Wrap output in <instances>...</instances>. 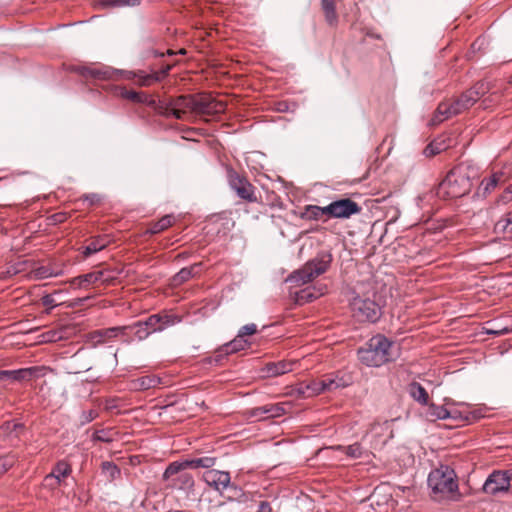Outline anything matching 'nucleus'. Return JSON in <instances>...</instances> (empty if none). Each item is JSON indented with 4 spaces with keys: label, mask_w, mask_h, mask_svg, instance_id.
Instances as JSON below:
<instances>
[{
    "label": "nucleus",
    "mask_w": 512,
    "mask_h": 512,
    "mask_svg": "<svg viewBox=\"0 0 512 512\" xmlns=\"http://www.w3.org/2000/svg\"><path fill=\"white\" fill-rule=\"evenodd\" d=\"M211 98L212 97L207 95H193L192 112L199 115H204L207 112V105L210 102Z\"/></svg>",
    "instance_id": "e433bc0d"
},
{
    "label": "nucleus",
    "mask_w": 512,
    "mask_h": 512,
    "mask_svg": "<svg viewBox=\"0 0 512 512\" xmlns=\"http://www.w3.org/2000/svg\"><path fill=\"white\" fill-rule=\"evenodd\" d=\"M190 469L184 460L173 461L165 469L162 481L165 489L180 490L187 495L194 491V478L186 470Z\"/></svg>",
    "instance_id": "39448f33"
},
{
    "label": "nucleus",
    "mask_w": 512,
    "mask_h": 512,
    "mask_svg": "<svg viewBox=\"0 0 512 512\" xmlns=\"http://www.w3.org/2000/svg\"><path fill=\"white\" fill-rule=\"evenodd\" d=\"M171 99L172 117L178 120L184 119L187 110L192 111L193 95H181Z\"/></svg>",
    "instance_id": "dca6fc26"
},
{
    "label": "nucleus",
    "mask_w": 512,
    "mask_h": 512,
    "mask_svg": "<svg viewBox=\"0 0 512 512\" xmlns=\"http://www.w3.org/2000/svg\"><path fill=\"white\" fill-rule=\"evenodd\" d=\"M115 328L116 330H118L117 337H125L124 342L130 343L131 341H133V339H135L133 336L132 324L124 326H115Z\"/></svg>",
    "instance_id": "de8ad7c7"
},
{
    "label": "nucleus",
    "mask_w": 512,
    "mask_h": 512,
    "mask_svg": "<svg viewBox=\"0 0 512 512\" xmlns=\"http://www.w3.org/2000/svg\"><path fill=\"white\" fill-rule=\"evenodd\" d=\"M105 271L99 270V271H93L89 272L87 274L79 275L71 280V284L74 287L82 288L86 287L90 284L96 283L98 281L101 282H108L111 278L110 277H104Z\"/></svg>",
    "instance_id": "6ab92c4d"
},
{
    "label": "nucleus",
    "mask_w": 512,
    "mask_h": 512,
    "mask_svg": "<svg viewBox=\"0 0 512 512\" xmlns=\"http://www.w3.org/2000/svg\"><path fill=\"white\" fill-rule=\"evenodd\" d=\"M66 219H67V215H66V213H63V212L55 213L51 216V220L53 221L54 224L62 223Z\"/></svg>",
    "instance_id": "69168bd1"
},
{
    "label": "nucleus",
    "mask_w": 512,
    "mask_h": 512,
    "mask_svg": "<svg viewBox=\"0 0 512 512\" xmlns=\"http://www.w3.org/2000/svg\"><path fill=\"white\" fill-rule=\"evenodd\" d=\"M184 461L186 462V465L189 468H199V467L211 468L215 465L216 458L205 456V457L195 458V459H186Z\"/></svg>",
    "instance_id": "58836bf2"
},
{
    "label": "nucleus",
    "mask_w": 512,
    "mask_h": 512,
    "mask_svg": "<svg viewBox=\"0 0 512 512\" xmlns=\"http://www.w3.org/2000/svg\"><path fill=\"white\" fill-rule=\"evenodd\" d=\"M227 489L229 490L230 493V495L228 496L229 500L237 501L239 495H243V490L234 484L230 483V486Z\"/></svg>",
    "instance_id": "13d9d810"
},
{
    "label": "nucleus",
    "mask_w": 512,
    "mask_h": 512,
    "mask_svg": "<svg viewBox=\"0 0 512 512\" xmlns=\"http://www.w3.org/2000/svg\"><path fill=\"white\" fill-rule=\"evenodd\" d=\"M121 74L126 80H137L138 71H121Z\"/></svg>",
    "instance_id": "774afa93"
},
{
    "label": "nucleus",
    "mask_w": 512,
    "mask_h": 512,
    "mask_svg": "<svg viewBox=\"0 0 512 512\" xmlns=\"http://www.w3.org/2000/svg\"><path fill=\"white\" fill-rule=\"evenodd\" d=\"M250 416L258 419H264V415L268 416V407L267 405L261 407H255L250 410Z\"/></svg>",
    "instance_id": "6e6d98bb"
},
{
    "label": "nucleus",
    "mask_w": 512,
    "mask_h": 512,
    "mask_svg": "<svg viewBox=\"0 0 512 512\" xmlns=\"http://www.w3.org/2000/svg\"><path fill=\"white\" fill-rule=\"evenodd\" d=\"M226 172L229 187L236 193L238 198L249 203L258 202L255 193L256 188L250 183L246 176L238 173L231 167H228Z\"/></svg>",
    "instance_id": "6e6552de"
},
{
    "label": "nucleus",
    "mask_w": 512,
    "mask_h": 512,
    "mask_svg": "<svg viewBox=\"0 0 512 512\" xmlns=\"http://www.w3.org/2000/svg\"><path fill=\"white\" fill-rule=\"evenodd\" d=\"M132 329L134 338L139 341H143L151 335L142 321L132 323Z\"/></svg>",
    "instance_id": "37998d69"
},
{
    "label": "nucleus",
    "mask_w": 512,
    "mask_h": 512,
    "mask_svg": "<svg viewBox=\"0 0 512 512\" xmlns=\"http://www.w3.org/2000/svg\"><path fill=\"white\" fill-rule=\"evenodd\" d=\"M432 497L436 500L459 501L462 497L459 492L457 475L449 465H440L432 470L427 479Z\"/></svg>",
    "instance_id": "7ed1b4c3"
},
{
    "label": "nucleus",
    "mask_w": 512,
    "mask_h": 512,
    "mask_svg": "<svg viewBox=\"0 0 512 512\" xmlns=\"http://www.w3.org/2000/svg\"><path fill=\"white\" fill-rule=\"evenodd\" d=\"M79 200H82L83 202H87L88 206H95L101 202L102 198L97 193H90V194H85V195L81 196Z\"/></svg>",
    "instance_id": "3c124183"
},
{
    "label": "nucleus",
    "mask_w": 512,
    "mask_h": 512,
    "mask_svg": "<svg viewBox=\"0 0 512 512\" xmlns=\"http://www.w3.org/2000/svg\"><path fill=\"white\" fill-rule=\"evenodd\" d=\"M44 370V366H32L17 370H0V382L7 380L13 382L31 381L43 376Z\"/></svg>",
    "instance_id": "9d476101"
},
{
    "label": "nucleus",
    "mask_w": 512,
    "mask_h": 512,
    "mask_svg": "<svg viewBox=\"0 0 512 512\" xmlns=\"http://www.w3.org/2000/svg\"><path fill=\"white\" fill-rule=\"evenodd\" d=\"M336 450L341 451L342 453H344L345 455L352 459L362 458L366 453L365 449L358 442L348 446L339 445L336 447Z\"/></svg>",
    "instance_id": "473e14b6"
},
{
    "label": "nucleus",
    "mask_w": 512,
    "mask_h": 512,
    "mask_svg": "<svg viewBox=\"0 0 512 512\" xmlns=\"http://www.w3.org/2000/svg\"><path fill=\"white\" fill-rule=\"evenodd\" d=\"M172 67L173 65L166 64L162 66V68L159 71H154V73L159 77V82L169 75V72L171 71Z\"/></svg>",
    "instance_id": "680f3d73"
},
{
    "label": "nucleus",
    "mask_w": 512,
    "mask_h": 512,
    "mask_svg": "<svg viewBox=\"0 0 512 512\" xmlns=\"http://www.w3.org/2000/svg\"><path fill=\"white\" fill-rule=\"evenodd\" d=\"M512 200V185L508 186L504 192L499 196L498 202H502L504 204L510 202Z\"/></svg>",
    "instance_id": "052dcab7"
},
{
    "label": "nucleus",
    "mask_w": 512,
    "mask_h": 512,
    "mask_svg": "<svg viewBox=\"0 0 512 512\" xmlns=\"http://www.w3.org/2000/svg\"><path fill=\"white\" fill-rule=\"evenodd\" d=\"M58 274H59L58 272H55L49 266H41L35 270V276L38 279H46L49 277L57 276Z\"/></svg>",
    "instance_id": "8fccbe9b"
},
{
    "label": "nucleus",
    "mask_w": 512,
    "mask_h": 512,
    "mask_svg": "<svg viewBox=\"0 0 512 512\" xmlns=\"http://www.w3.org/2000/svg\"><path fill=\"white\" fill-rule=\"evenodd\" d=\"M150 108H152L157 114L164 117L172 116V106L171 99L167 100H156L152 96L149 95L148 102L146 104Z\"/></svg>",
    "instance_id": "393cba45"
},
{
    "label": "nucleus",
    "mask_w": 512,
    "mask_h": 512,
    "mask_svg": "<svg viewBox=\"0 0 512 512\" xmlns=\"http://www.w3.org/2000/svg\"><path fill=\"white\" fill-rule=\"evenodd\" d=\"M16 463V457L12 454L0 456V476L4 475Z\"/></svg>",
    "instance_id": "c03bdc74"
},
{
    "label": "nucleus",
    "mask_w": 512,
    "mask_h": 512,
    "mask_svg": "<svg viewBox=\"0 0 512 512\" xmlns=\"http://www.w3.org/2000/svg\"><path fill=\"white\" fill-rule=\"evenodd\" d=\"M324 392H328L325 376L322 379L312 380L304 386L302 384L299 389V393L303 394L305 397L319 395Z\"/></svg>",
    "instance_id": "4be33fe9"
},
{
    "label": "nucleus",
    "mask_w": 512,
    "mask_h": 512,
    "mask_svg": "<svg viewBox=\"0 0 512 512\" xmlns=\"http://www.w3.org/2000/svg\"><path fill=\"white\" fill-rule=\"evenodd\" d=\"M331 262L332 255L329 252H321L301 269L293 272L291 280L300 285L311 282L316 277L324 274L330 267Z\"/></svg>",
    "instance_id": "423d86ee"
},
{
    "label": "nucleus",
    "mask_w": 512,
    "mask_h": 512,
    "mask_svg": "<svg viewBox=\"0 0 512 512\" xmlns=\"http://www.w3.org/2000/svg\"><path fill=\"white\" fill-rule=\"evenodd\" d=\"M160 383V378L154 375L142 376L133 382L134 387L139 390H148L158 386Z\"/></svg>",
    "instance_id": "72a5a7b5"
},
{
    "label": "nucleus",
    "mask_w": 512,
    "mask_h": 512,
    "mask_svg": "<svg viewBox=\"0 0 512 512\" xmlns=\"http://www.w3.org/2000/svg\"><path fill=\"white\" fill-rule=\"evenodd\" d=\"M494 97L499 98V96H497L496 93H492L490 96L482 100L481 106L483 107V109L489 108L494 104Z\"/></svg>",
    "instance_id": "e2e57ef3"
},
{
    "label": "nucleus",
    "mask_w": 512,
    "mask_h": 512,
    "mask_svg": "<svg viewBox=\"0 0 512 512\" xmlns=\"http://www.w3.org/2000/svg\"><path fill=\"white\" fill-rule=\"evenodd\" d=\"M256 332H257V325L254 323H250V324H246V325L242 326L237 335L240 336L241 338H244L245 336L253 335Z\"/></svg>",
    "instance_id": "5fc2aeb1"
},
{
    "label": "nucleus",
    "mask_w": 512,
    "mask_h": 512,
    "mask_svg": "<svg viewBox=\"0 0 512 512\" xmlns=\"http://www.w3.org/2000/svg\"><path fill=\"white\" fill-rule=\"evenodd\" d=\"M77 71L80 75L85 78H93L97 80H109L114 77L117 73L110 67H89V66H81L77 68Z\"/></svg>",
    "instance_id": "f3484780"
},
{
    "label": "nucleus",
    "mask_w": 512,
    "mask_h": 512,
    "mask_svg": "<svg viewBox=\"0 0 512 512\" xmlns=\"http://www.w3.org/2000/svg\"><path fill=\"white\" fill-rule=\"evenodd\" d=\"M204 482L214 490L222 492L230 486V474L226 471L211 469L203 474Z\"/></svg>",
    "instance_id": "ddd939ff"
},
{
    "label": "nucleus",
    "mask_w": 512,
    "mask_h": 512,
    "mask_svg": "<svg viewBox=\"0 0 512 512\" xmlns=\"http://www.w3.org/2000/svg\"><path fill=\"white\" fill-rule=\"evenodd\" d=\"M114 433L112 429H102L97 430L93 434V440L103 442V443H110L114 440Z\"/></svg>",
    "instance_id": "49530a36"
},
{
    "label": "nucleus",
    "mask_w": 512,
    "mask_h": 512,
    "mask_svg": "<svg viewBox=\"0 0 512 512\" xmlns=\"http://www.w3.org/2000/svg\"><path fill=\"white\" fill-rule=\"evenodd\" d=\"M98 416V412L94 409L83 411L81 414L80 422L82 425L92 422Z\"/></svg>",
    "instance_id": "864d4df0"
},
{
    "label": "nucleus",
    "mask_w": 512,
    "mask_h": 512,
    "mask_svg": "<svg viewBox=\"0 0 512 512\" xmlns=\"http://www.w3.org/2000/svg\"><path fill=\"white\" fill-rule=\"evenodd\" d=\"M142 322L147 327V330L150 332V334H153L156 332H161L168 327L181 322V317L176 314L161 312L150 315Z\"/></svg>",
    "instance_id": "9b49d317"
},
{
    "label": "nucleus",
    "mask_w": 512,
    "mask_h": 512,
    "mask_svg": "<svg viewBox=\"0 0 512 512\" xmlns=\"http://www.w3.org/2000/svg\"><path fill=\"white\" fill-rule=\"evenodd\" d=\"M353 318L360 323H376L382 316V308L370 298L356 296L350 302Z\"/></svg>",
    "instance_id": "0eeeda50"
},
{
    "label": "nucleus",
    "mask_w": 512,
    "mask_h": 512,
    "mask_svg": "<svg viewBox=\"0 0 512 512\" xmlns=\"http://www.w3.org/2000/svg\"><path fill=\"white\" fill-rule=\"evenodd\" d=\"M428 414L435 419L445 420L449 419L450 416L455 415V412H449V409H447L446 406H439L434 403H430L428 404Z\"/></svg>",
    "instance_id": "f704fd0d"
},
{
    "label": "nucleus",
    "mask_w": 512,
    "mask_h": 512,
    "mask_svg": "<svg viewBox=\"0 0 512 512\" xmlns=\"http://www.w3.org/2000/svg\"><path fill=\"white\" fill-rule=\"evenodd\" d=\"M109 243V239L107 236H98L85 246L83 254L85 257H89L92 254H95L102 249H104Z\"/></svg>",
    "instance_id": "7c9ffc66"
},
{
    "label": "nucleus",
    "mask_w": 512,
    "mask_h": 512,
    "mask_svg": "<svg viewBox=\"0 0 512 512\" xmlns=\"http://www.w3.org/2000/svg\"><path fill=\"white\" fill-rule=\"evenodd\" d=\"M449 412H455V415L450 416L451 419H459L466 422H473L483 417V415L477 410L462 412L457 409H449Z\"/></svg>",
    "instance_id": "4c0bfd02"
},
{
    "label": "nucleus",
    "mask_w": 512,
    "mask_h": 512,
    "mask_svg": "<svg viewBox=\"0 0 512 512\" xmlns=\"http://www.w3.org/2000/svg\"><path fill=\"white\" fill-rule=\"evenodd\" d=\"M319 212L321 213L324 222L330 218H334V201L325 207L319 206Z\"/></svg>",
    "instance_id": "603ef678"
},
{
    "label": "nucleus",
    "mask_w": 512,
    "mask_h": 512,
    "mask_svg": "<svg viewBox=\"0 0 512 512\" xmlns=\"http://www.w3.org/2000/svg\"><path fill=\"white\" fill-rule=\"evenodd\" d=\"M506 181V177L504 172L497 171L494 172L490 177L484 178L481 181L480 189L482 190L483 195L491 193L500 183H504Z\"/></svg>",
    "instance_id": "b1692460"
},
{
    "label": "nucleus",
    "mask_w": 512,
    "mask_h": 512,
    "mask_svg": "<svg viewBox=\"0 0 512 512\" xmlns=\"http://www.w3.org/2000/svg\"><path fill=\"white\" fill-rule=\"evenodd\" d=\"M492 88L493 85L489 81H478L452 101L440 103L433 117V121L439 123L464 112L472 107L481 97L489 93Z\"/></svg>",
    "instance_id": "f03ea898"
},
{
    "label": "nucleus",
    "mask_w": 512,
    "mask_h": 512,
    "mask_svg": "<svg viewBox=\"0 0 512 512\" xmlns=\"http://www.w3.org/2000/svg\"><path fill=\"white\" fill-rule=\"evenodd\" d=\"M293 362L281 360L269 362L261 369L264 377H277L293 370Z\"/></svg>",
    "instance_id": "aec40b11"
},
{
    "label": "nucleus",
    "mask_w": 512,
    "mask_h": 512,
    "mask_svg": "<svg viewBox=\"0 0 512 512\" xmlns=\"http://www.w3.org/2000/svg\"><path fill=\"white\" fill-rule=\"evenodd\" d=\"M119 95L124 99L140 104H147L149 98V95L144 92L128 90L125 87L120 88Z\"/></svg>",
    "instance_id": "2f4dec72"
},
{
    "label": "nucleus",
    "mask_w": 512,
    "mask_h": 512,
    "mask_svg": "<svg viewBox=\"0 0 512 512\" xmlns=\"http://www.w3.org/2000/svg\"><path fill=\"white\" fill-rule=\"evenodd\" d=\"M328 392L334 391L339 388H345L350 385L351 381L349 377L338 374L325 375Z\"/></svg>",
    "instance_id": "c756f323"
},
{
    "label": "nucleus",
    "mask_w": 512,
    "mask_h": 512,
    "mask_svg": "<svg viewBox=\"0 0 512 512\" xmlns=\"http://www.w3.org/2000/svg\"><path fill=\"white\" fill-rule=\"evenodd\" d=\"M325 289H326L325 286H321L319 288H316L314 286L306 287L296 293V302L299 305H303V304L312 302L313 300L324 295Z\"/></svg>",
    "instance_id": "5701e85b"
},
{
    "label": "nucleus",
    "mask_w": 512,
    "mask_h": 512,
    "mask_svg": "<svg viewBox=\"0 0 512 512\" xmlns=\"http://www.w3.org/2000/svg\"><path fill=\"white\" fill-rule=\"evenodd\" d=\"M122 0H99V5L105 9L122 7Z\"/></svg>",
    "instance_id": "bf43d9fd"
},
{
    "label": "nucleus",
    "mask_w": 512,
    "mask_h": 512,
    "mask_svg": "<svg viewBox=\"0 0 512 512\" xmlns=\"http://www.w3.org/2000/svg\"><path fill=\"white\" fill-rule=\"evenodd\" d=\"M410 396L421 405L429 404V395L426 389L418 382H412L409 385Z\"/></svg>",
    "instance_id": "bb28decb"
},
{
    "label": "nucleus",
    "mask_w": 512,
    "mask_h": 512,
    "mask_svg": "<svg viewBox=\"0 0 512 512\" xmlns=\"http://www.w3.org/2000/svg\"><path fill=\"white\" fill-rule=\"evenodd\" d=\"M247 345V340L237 335L232 341L224 344L217 350L216 361H220V358L223 356L233 354L245 349Z\"/></svg>",
    "instance_id": "412c9836"
},
{
    "label": "nucleus",
    "mask_w": 512,
    "mask_h": 512,
    "mask_svg": "<svg viewBox=\"0 0 512 512\" xmlns=\"http://www.w3.org/2000/svg\"><path fill=\"white\" fill-rule=\"evenodd\" d=\"M447 147L443 146L441 143L432 142L430 143L426 149L425 152L429 153L430 155H436L439 154L442 150H445Z\"/></svg>",
    "instance_id": "4d7b16f0"
},
{
    "label": "nucleus",
    "mask_w": 512,
    "mask_h": 512,
    "mask_svg": "<svg viewBox=\"0 0 512 512\" xmlns=\"http://www.w3.org/2000/svg\"><path fill=\"white\" fill-rule=\"evenodd\" d=\"M494 231L504 237L512 238V209L505 213L494 225Z\"/></svg>",
    "instance_id": "a878e982"
},
{
    "label": "nucleus",
    "mask_w": 512,
    "mask_h": 512,
    "mask_svg": "<svg viewBox=\"0 0 512 512\" xmlns=\"http://www.w3.org/2000/svg\"><path fill=\"white\" fill-rule=\"evenodd\" d=\"M117 331L115 327L94 330L88 334L87 341L92 347H97L117 338Z\"/></svg>",
    "instance_id": "a211bd4d"
},
{
    "label": "nucleus",
    "mask_w": 512,
    "mask_h": 512,
    "mask_svg": "<svg viewBox=\"0 0 512 512\" xmlns=\"http://www.w3.org/2000/svg\"><path fill=\"white\" fill-rule=\"evenodd\" d=\"M361 212V207L349 198L334 201V218H349Z\"/></svg>",
    "instance_id": "2eb2a0df"
},
{
    "label": "nucleus",
    "mask_w": 512,
    "mask_h": 512,
    "mask_svg": "<svg viewBox=\"0 0 512 512\" xmlns=\"http://www.w3.org/2000/svg\"><path fill=\"white\" fill-rule=\"evenodd\" d=\"M511 484L509 476H506L504 470H494L485 480L482 490L489 495H497L510 490Z\"/></svg>",
    "instance_id": "1a4fd4ad"
},
{
    "label": "nucleus",
    "mask_w": 512,
    "mask_h": 512,
    "mask_svg": "<svg viewBox=\"0 0 512 512\" xmlns=\"http://www.w3.org/2000/svg\"><path fill=\"white\" fill-rule=\"evenodd\" d=\"M268 407V417H280L286 413L285 404L277 403V404H267Z\"/></svg>",
    "instance_id": "09e8293b"
},
{
    "label": "nucleus",
    "mask_w": 512,
    "mask_h": 512,
    "mask_svg": "<svg viewBox=\"0 0 512 512\" xmlns=\"http://www.w3.org/2000/svg\"><path fill=\"white\" fill-rule=\"evenodd\" d=\"M477 170L467 162L452 168L438 185L436 194L443 198H460L468 194L473 186Z\"/></svg>",
    "instance_id": "f257e3e1"
},
{
    "label": "nucleus",
    "mask_w": 512,
    "mask_h": 512,
    "mask_svg": "<svg viewBox=\"0 0 512 512\" xmlns=\"http://www.w3.org/2000/svg\"><path fill=\"white\" fill-rule=\"evenodd\" d=\"M196 267H197V265L182 268L173 277L174 283L175 284H182V283L188 281L189 279H191L194 276V274H195L194 270H195Z\"/></svg>",
    "instance_id": "79ce46f5"
},
{
    "label": "nucleus",
    "mask_w": 512,
    "mask_h": 512,
    "mask_svg": "<svg viewBox=\"0 0 512 512\" xmlns=\"http://www.w3.org/2000/svg\"><path fill=\"white\" fill-rule=\"evenodd\" d=\"M394 347L393 341L382 334H377L358 349V359L367 367H380L395 360Z\"/></svg>",
    "instance_id": "20e7f679"
},
{
    "label": "nucleus",
    "mask_w": 512,
    "mask_h": 512,
    "mask_svg": "<svg viewBox=\"0 0 512 512\" xmlns=\"http://www.w3.org/2000/svg\"><path fill=\"white\" fill-rule=\"evenodd\" d=\"M226 105L221 102L217 101L214 98H211L210 102L207 105V112L204 115H216L223 113L225 111Z\"/></svg>",
    "instance_id": "a18cd8bd"
},
{
    "label": "nucleus",
    "mask_w": 512,
    "mask_h": 512,
    "mask_svg": "<svg viewBox=\"0 0 512 512\" xmlns=\"http://www.w3.org/2000/svg\"><path fill=\"white\" fill-rule=\"evenodd\" d=\"M101 468L108 481H114L121 475L119 467L111 461L102 462Z\"/></svg>",
    "instance_id": "ea45409f"
},
{
    "label": "nucleus",
    "mask_w": 512,
    "mask_h": 512,
    "mask_svg": "<svg viewBox=\"0 0 512 512\" xmlns=\"http://www.w3.org/2000/svg\"><path fill=\"white\" fill-rule=\"evenodd\" d=\"M321 8L323 10L325 20L330 26H334L338 22V15L334 0H321Z\"/></svg>",
    "instance_id": "c85d7f7f"
},
{
    "label": "nucleus",
    "mask_w": 512,
    "mask_h": 512,
    "mask_svg": "<svg viewBox=\"0 0 512 512\" xmlns=\"http://www.w3.org/2000/svg\"><path fill=\"white\" fill-rule=\"evenodd\" d=\"M174 220H175V218L172 214L164 215L158 221L152 222L149 225V228L147 229V233H149V234L161 233L162 231L171 227L174 223Z\"/></svg>",
    "instance_id": "cd10ccee"
},
{
    "label": "nucleus",
    "mask_w": 512,
    "mask_h": 512,
    "mask_svg": "<svg viewBox=\"0 0 512 512\" xmlns=\"http://www.w3.org/2000/svg\"><path fill=\"white\" fill-rule=\"evenodd\" d=\"M157 82H159V77L154 73V71L147 74L143 70H138L136 83L139 86L148 87Z\"/></svg>",
    "instance_id": "a19ab883"
},
{
    "label": "nucleus",
    "mask_w": 512,
    "mask_h": 512,
    "mask_svg": "<svg viewBox=\"0 0 512 512\" xmlns=\"http://www.w3.org/2000/svg\"><path fill=\"white\" fill-rule=\"evenodd\" d=\"M24 424L15 421H6L0 425V442L3 447H16L24 432Z\"/></svg>",
    "instance_id": "f8f14e48"
},
{
    "label": "nucleus",
    "mask_w": 512,
    "mask_h": 512,
    "mask_svg": "<svg viewBox=\"0 0 512 512\" xmlns=\"http://www.w3.org/2000/svg\"><path fill=\"white\" fill-rule=\"evenodd\" d=\"M299 218L306 221H319L323 218L319 212V206L317 205H306L299 213Z\"/></svg>",
    "instance_id": "c9c22d12"
},
{
    "label": "nucleus",
    "mask_w": 512,
    "mask_h": 512,
    "mask_svg": "<svg viewBox=\"0 0 512 512\" xmlns=\"http://www.w3.org/2000/svg\"><path fill=\"white\" fill-rule=\"evenodd\" d=\"M256 512H273V508L269 501H260Z\"/></svg>",
    "instance_id": "0e129e2a"
},
{
    "label": "nucleus",
    "mask_w": 512,
    "mask_h": 512,
    "mask_svg": "<svg viewBox=\"0 0 512 512\" xmlns=\"http://www.w3.org/2000/svg\"><path fill=\"white\" fill-rule=\"evenodd\" d=\"M510 331H511V329H509V328H503V329H500V330L487 329L486 333L490 334V335L501 336V335L508 334Z\"/></svg>",
    "instance_id": "338daca9"
},
{
    "label": "nucleus",
    "mask_w": 512,
    "mask_h": 512,
    "mask_svg": "<svg viewBox=\"0 0 512 512\" xmlns=\"http://www.w3.org/2000/svg\"><path fill=\"white\" fill-rule=\"evenodd\" d=\"M72 473L71 465L64 461H58L53 467L51 473L45 476L44 482L55 481V484H48L49 488L55 489L61 485L64 478L68 477Z\"/></svg>",
    "instance_id": "4468645a"
}]
</instances>
